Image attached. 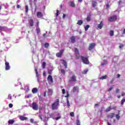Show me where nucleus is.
<instances>
[{
  "instance_id": "obj_13",
  "label": "nucleus",
  "mask_w": 125,
  "mask_h": 125,
  "mask_svg": "<svg viewBox=\"0 0 125 125\" xmlns=\"http://www.w3.org/2000/svg\"><path fill=\"white\" fill-rule=\"evenodd\" d=\"M115 113H111L107 116V119H113L115 117Z\"/></svg>"
},
{
  "instance_id": "obj_50",
  "label": "nucleus",
  "mask_w": 125,
  "mask_h": 125,
  "mask_svg": "<svg viewBox=\"0 0 125 125\" xmlns=\"http://www.w3.org/2000/svg\"><path fill=\"white\" fill-rule=\"evenodd\" d=\"M123 47H124V44H120L119 46V48H123Z\"/></svg>"
},
{
  "instance_id": "obj_35",
  "label": "nucleus",
  "mask_w": 125,
  "mask_h": 125,
  "mask_svg": "<svg viewBox=\"0 0 125 125\" xmlns=\"http://www.w3.org/2000/svg\"><path fill=\"white\" fill-rule=\"evenodd\" d=\"M66 101H67V107H70V102H69V100L68 99H66Z\"/></svg>"
},
{
  "instance_id": "obj_36",
  "label": "nucleus",
  "mask_w": 125,
  "mask_h": 125,
  "mask_svg": "<svg viewBox=\"0 0 125 125\" xmlns=\"http://www.w3.org/2000/svg\"><path fill=\"white\" fill-rule=\"evenodd\" d=\"M125 99H122L121 101V105H124V104L125 103Z\"/></svg>"
},
{
  "instance_id": "obj_12",
  "label": "nucleus",
  "mask_w": 125,
  "mask_h": 125,
  "mask_svg": "<svg viewBox=\"0 0 125 125\" xmlns=\"http://www.w3.org/2000/svg\"><path fill=\"white\" fill-rule=\"evenodd\" d=\"M19 118L21 121H27V120H28V118L24 117L22 115L19 116Z\"/></svg>"
},
{
  "instance_id": "obj_9",
  "label": "nucleus",
  "mask_w": 125,
  "mask_h": 125,
  "mask_svg": "<svg viewBox=\"0 0 125 125\" xmlns=\"http://www.w3.org/2000/svg\"><path fill=\"white\" fill-rule=\"evenodd\" d=\"M103 26H104V23H103V21H101L100 22V23L98 24L97 28L98 29H100V30H101V29L103 28Z\"/></svg>"
},
{
  "instance_id": "obj_21",
  "label": "nucleus",
  "mask_w": 125,
  "mask_h": 125,
  "mask_svg": "<svg viewBox=\"0 0 125 125\" xmlns=\"http://www.w3.org/2000/svg\"><path fill=\"white\" fill-rule=\"evenodd\" d=\"M48 93H49L50 95H52V94L53 93V91L51 89H48Z\"/></svg>"
},
{
  "instance_id": "obj_22",
  "label": "nucleus",
  "mask_w": 125,
  "mask_h": 125,
  "mask_svg": "<svg viewBox=\"0 0 125 125\" xmlns=\"http://www.w3.org/2000/svg\"><path fill=\"white\" fill-rule=\"evenodd\" d=\"M75 55H76L75 58L77 60H79V59H80V58H81V56H80V54H75Z\"/></svg>"
},
{
  "instance_id": "obj_38",
  "label": "nucleus",
  "mask_w": 125,
  "mask_h": 125,
  "mask_svg": "<svg viewBox=\"0 0 125 125\" xmlns=\"http://www.w3.org/2000/svg\"><path fill=\"white\" fill-rule=\"evenodd\" d=\"M116 118L117 120H120V113H119L118 114H116Z\"/></svg>"
},
{
  "instance_id": "obj_11",
  "label": "nucleus",
  "mask_w": 125,
  "mask_h": 125,
  "mask_svg": "<svg viewBox=\"0 0 125 125\" xmlns=\"http://www.w3.org/2000/svg\"><path fill=\"white\" fill-rule=\"evenodd\" d=\"M36 16L38 18H42V17H43V14H42V13L41 12H38L36 14Z\"/></svg>"
},
{
  "instance_id": "obj_40",
  "label": "nucleus",
  "mask_w": 125,
  "mask_h": 125,
  "mask_svg": "<svg viewBox=\"0 0 125 125\" xmlns=\"http://www.w3.org/2000/svg\"><path fill=\"white\" fill-rule=\"evenodd\" d=\"M76 125H81V123L80 122V120H77L76 121Z\"/></svg>"
},
{
  "instance_id": "obj_15",
  "label": "nucleus",
  "mask_w": 125,
  "mask_h": 125,
  "mask_svg": "<svg viewBox=\"0 0 125 125\" xmlns=\"http://www.w3.org/2000/svg\"><path fill=\"white\" fill-rule=\"evenodd\" d=\"M32 92L34 94H36V93H37V92H38V88H33L32 89Z\"/></svg>"
},
{
  "instance_id": "obj_32",
  "label": "nucleus",
  "mask_w": 125,
  "mask_h": 125,
  "mask_svg": "<svg viewBox=\"0 0 125 125\" xmlns=\"http://www.w3.org/2000/svg\"><path fill=\"white\" fill-rule=\"evenodd\" d=\"M75 54H80V53L79 52V49H78V48H75Z\"/></svg>"
},
{
  "instance_id": "obj_29",
  "label": "nucleus",
  "mask_w": 125,
  "mask_h": 125,
  "mask_svg": "<svg viewBox=\"0 0 125 125\" xmlns=\"http://www.w3.org/2000/svg\"><path fill=\"white\" fill-rule=\"evenodd\" d=\"M5 29V26H0V32H1V31H4Z\"/></svg>"
},
{
  "instance_id": "obj_2",
  "label": "nucleus",
  "mask_w": 125,
  "mask_h": 125,
  "mask_svg": "<svg viewBox=\"0 0 125 125\" xmlns=\"http://www.w3.org/2000/svg\"><path fill=\"white\" fill-rule=\"evenodd\" d=\"M81 58L83 64H85V65H88L89 64V61H88V58H87V57L81 56Z\"/></svg>"
},
{
  "instance_id": "obj_7",
  "label": "nucleus",
  "mask_w": 125,
  "mask_h": 125,
  "mask_svg": "<svg viewBox=\"0 0 125 125\" xmlns=\"http://www.w3.org/2000/svg\"><path fill=\"white\" fill-rule=\"evenodd\" d=\"M96 45V44L95 43H91L89 44V47H88V50L91 51L94 48V47Z\"/></svg>"
},
{
  "instance_id": "obj_42",
  "label": "nucleus",
  "mask_w": 125,
  "mask_h": 125,
  "mask_svg": "<svg viewBox=\"0 0 125 125\" xmlns=\"http://www.w3.org/2000/svg\"><path fill=\"white\" fill-rule=\"evenodd\" d=\"M59 12H60V11H59L58 10H57V12L56 13V17H58V15H59Z\"/></svg>"
},
{
  "instance_id": "obj_59",
  "label": "nucleus",
  "mask_w": 125,
  "mask_h": 125,
  "mask_svg": "<svg viewBox=\"0 0 125 125\" xmlns=\"http://www.w3.org/2000/svg\"><path fill=\"white\" fill-rule=\"evenodd\" d=\"M125 92H122V94H121V96H125Z\"/></svg>"
},
{
  "instance_id": "obj_28",
  "label": "nucleus",
  "mask_w": 125,
  "mask_h": 125,
  "mask_svg": "<svg viewBox=\"0 0 125 125\" xmlns=\"http://www.w3.org/2000/svg\"><path fill=\"white\" fill-rule=\"evenodd\" d=\"M90 20H91L90 15L87 16V17L86 18V21H87V22H89V21H90Z\"/></svg>"
},
{
  "instance_id": "obj_53",
  "label": "nucleus",
  "mask_w": 125,
  "mask_h": 125,
  "mask_svg": "<svg viewBox=\"0 0 125 125\" xmlns=\"http://www.w3.org/2000/svg\"><path fill=\"white\" fill-rule=\"evenodd\" d=\"M27 97V98H30V97H32V95L31 94L28 95Z\"/></svg>"
},
{
  "instance_id": "obj_48",
  "label": "nucleus",
  "mask_w": 125,
  "mask_h": 125,
  "mask_svg": "<svg viewBox=\"0 0 125 125\" xmlns=\"http://www.w3.org/2000/svg\"><path fill=\"white\" fill-rule=\"evenodd\" d=\"M9 108H12L13 107V104H9Z\"/></svg>"
},
{
  "instance_id": "obj_49",
  "label": "nucleus",
  "mask_w": 125,
  "mask_h": 125,
  "mask_svg": "<svg viewBox=\"0 0 125 125\" xmlns=\"http://www.w3.org/2000/svg\"><path fill=\"white\" fill-rule=\"evenodd\" d=\"M66 90H65V89H63L62 90V94H65Z\"/></svg>"
},
{
  "instance_id": "obj_14",
  "label": "nucleus",
  "mask_w": 125,
  "mask_h": 125,
  "mask_svg": "<svg viewBox=\"0 0 125 125\" xmlns=\"http://www.w3.org/2000/svg\"><path fill=\"white\" fill-rule=\"evenodd\" d=\"M70 40L72 43H74V42H76V38H75V36H72L70 38Z\"/></svg>"
},
{
  "instance_id": "obj_46",
  "label": "nucleus",
  "mask_w": 125,
  "mask_h": 125,
  "mask_svg": "<svg viewBox=\"0 0 125 125\" xmlns=\"http://www.w3.org/2000/svg\"><path fill=\"white\" fill-rule=\"evenodd\" d=\"M61 119V116H58L55 118L56 121H58V120H60Z\"/></svg>"
},
{
  "instance_id": "obj_43",
  "label": "nucleus",
  "mask_w": 125,
  "mask_h": 125,
  "mask_svg": "<svg viewBox=\"0 0 125 125\" xmlns=\"http://www.w3.org/2000/svg\"><path fill=\"white\" fill-rule=\"evenodd\" d=\"M30 123H31V124H35V121H34V119H33L32 118L30 119Z\"/></svg>"
},
{
  "instance_id": "obj_47",
  "label": "nucleus",
  "mask_w": 125,
  "mask_h": 125,
  "mask_svg": "<svg viewBox=\"0 0 125 125\" xmlns=\"http://www.w3.org/2000/svg\"><path fill=\"white\" fill-rule=\"evenodd\" d=\"M52 72V70H49L48 71V74H49V75H51Z\"/></svg>"
},
{
  "instance_id": "obj_26",
  "label": "nucleus",
  "mask_w": 125,
  "mask_h": 125,
  "mask_svg": "<svg viewBox=\"0 0 125 125\" xmlns=\"http://www.w3.org/2000/svg\"><path fill=\"white\" fill-rule=\"evenodd\" d=\"M28 11H29V6L28 5H25V12L26 13H28Z\"/></svg>"
},
{
  "instance_id": "obj_62",
  "label": "nucleus",
  "mask_w": 125,
  "mask_h": 125,
  "mask_svg": "<svg viewBox=\"0 0 125 125\" xmlns=\"http://www.w3.org/2000/svg\"><path fill=\"white\" fill-rule=\"evenodd\" d=\"M40 24V22L39 21H38L37 23H36V25L37 26V27H39V25Z\"/></svg>"
},
{
  "instance_id": "obj_52",
  "label": "nucleus",
  "mask_w": 125,
  "mask_h": 125,
  "mask_svg": "<svg viewBox=\"0 0 125 125\" xmlns=\"http://www.w3.org/2000/svg\"><path fill=\"white\" fill-rule=\"evenodd\" d=\"M106 6V9H108L109 7V3H107Z\"/></svg>"
},
{
  "instance_id": "obj_55",
  "label": "nucleus",
  "mask_w": 125,
  "mask_h": 125,
  "mask_svg": "<svg viewBox=\"0 0 125 125\" xmlns=\"http://www.w3.org/2000/svg\"><path fill=\"white\" fill-rule=\"evenodd\" d=\"M36 77H37V78H39V76H40V74H39V73L37 72V73H36Z\"/></svg>"
},
{
  "instance_id": "obj_45",
  "label": "nucleus",
  "mask_w": 125,
  "mask_h": 125,
  "mask_svg": "<svg viewBox=\"0 0 125 125\" xmlns=\"http://www.w3.org/2000/svg\"><path fill=\"white\" fill-rule=\"evenodd\" d=\"M70 115L71 117H74L75 116L74 113L73 112H70Z\"/></svg>"
},
{
  "instance_id": "obj_31",
  "label": "nucleus",
  "mask_w": 125,
  "mask_h": 125,
  "mask_svg": "<svg viewBox=\"0 0 125 125\" xmlns=\"http://www.w3.org/2000/svg\"><path fill=\"white\" fill-rule=\"evenodd\" d=\"M90 27V26H89V25H86L85 27H84V30L85 31H87V30H88V28Z\"/></svg>"
},
{
  "instance_id": "obj_23",
  "label": "nucleus",
  "mask_w": 125,
  "mask_h": 125,
  "mask_svg": "<svg viewBox=\"0 0 125 125\" xmlns=\"http://www.w3.org/2000/svg\"><path fill=\"white\" fill-rule=\"evenodd\" d=\"M107 75H104V76H102V77H100L99 78L100 80H106V79H107Z\"/></svg>"
},
{
  "instance_id": "obj_4",
  "label": "nucleus",
  "mask_w": 125,
  "mask_h": 125,
  "mask_svg": "<svg viewBox=\"0 0 125 125\" xmlns=\"http://www.w3.org/2000/svg\"><path fill=\"white\" fill-rule=\"evenodd\" d=\"M32 109L35 111H38L39 110V104H37V103L33 102L32 104Z\"/></svg>"
},
{
  "instance_id": "obj_37",
  "label": "nucleus",
  "mask_w": 125,
  "mask_h": 125,
  "mask_svg": "<svg viewBox=\"0 0 125 125\" xmlns=\"http://www.w3.org/2000/svg\"><path fill=\"white\" fill-rule=\"evenodd\" d=\"M36 31H37V34H40V32H41V30L40 29V28H36Z\"/></svg>"
},
{
  "instance_id": "obj_58",
  "label": "nucleus",
  "mask_w": 125,
  "mask_h": 125,
  "mask_svg": "<svg viewBox=\"0 0 125 125\" xmlns=\"http://www.w3.org/2000/svg\"><path fill=\"white\" fill-rule=\"evenodd\" d=\"M65 17H66V15H65V14H63L62 18L64 19V18H65Z\"/></svg>"
},
{
  "instance_id": "obj_30",
  "label": "nucleus",
  "mask_w": 125,
  "mask_h": 125,
  "mask_svg": "<svg viewBox=\"0 0 125 125\" xmlns=\"http://www.w3.org/2000/svg\"><path fill=\"white\" fill-rule=\"evenodd\" d=\"M45 65H46V62H43L42 63V68H43V69L45 68Z\"/></svg>"
},
{
  "instance_id": "obj_60",
  "label": "nucleus",
  "mask_w": 125,
  "mask_h": 125,
  "mask_svg": "<svg viewBox=\"0 0 125 125\" xmlns=\"http://www.w3.org/2000/svg\"><path fill=\"white\" fill-rule=\"evenodd\" d=\"M29 1L30 2V4H32V2H33V0H29Z\"/></svg>"
},
{
  "instance_id": "obj_41",
  "label": "nucleus",
  "mask_w": 125,
  "mask_h": 125,
  "mask_svg": "<svg viewBox=\"0 0 125 125\" xmlns=\"http://www.w3.org/2000/svg\"><path fill=\"white\" fill-rule=\"evenodd\" d=\"M61 72L63 75H65V70L64 69H61Z\"/></svg>"
},
{
  "instance_id": "obj_57",
  "label": "nucleus",
  "mask_w": 125,
  "mask_h": 125,
  "mask_svg": "<svg viewBox=\"0 0 125 125\" xmlns=\"http://www.w3.org/2000/svg\"><path fill=\"white\" fill-rule=\"evenodd\" d=\"M20 7H21V6H20V5L18 4V5H17V8H20Z\"/></svg>"
},
{
  "instance_id": "obj_56",
  "label": "nucleus",
  "mask_w": 125,
  "mask_h": 125,
  "mask_svg": "<svg viewBox=\"0 0 125 125\" xmlns=\"http://www.w3.org/2000/svg\"><path fill=\"white\" fill-rule=\"evenodd\" d=\"M125 28L124 29L123 32H122V35H125Z\"/></svg>"
},
{
  "instance_id": "obj_54",
  "label": "nucleus",
  "mask_w": 125,
  "mask_h": 125,
  "mask_svg": "<svg viewBox=\"0 0 125 125\" xmlns=\"http://www.w3.org/2000/svg\"><path fill=\"white\" fill-rule=\"evenodd\" d=\"M112 89H113V87H111L110 88H109L108 89V91H111V90H112Z\"/></svg>"
},
{
  "instance_id": "obj_39",
  "label": "nucleus",
  "mask_w": 125,
  "mask_h": 125,
  "mask_svg": "<svg viewBox=\"0 0 125 125\" xmlns=\"http://www.w3.org/2000/svg\"><path fill=\"white\" fill-rule=\"evenodd\" d=\"M92 6L93 7H95V6H96V2L94 1L92 2Z\"/></svg>"
},
{
  "instance_id": "obj_19",
  "label": "nucleus",
  "mask_w": 125,
  "mask_h": 125,
  "mask_svg": "<svg viewBox=\"0 0 125 125\" xmlns=\"http://www.w3.org/2000/svg\"><path fill=\"white\" fill-rule=\"evenodd\" d=\"M15 122V121L10 119L8 121V123L9 125H13Z\"/></svg>"
},
{
  "instance_id": "obj_61",
  "label": "nucleus",
  "mask_w": 125,
  "mask_h": 125,
  "mask_svg": "<svg viewBox=\"0 0 125 125\" xmlns=\"http://www.w3.org/2000/svg\"><path fill=\"white\" fill-rule=\"evenodd\" d=\"M114 58L116 59L117 60L119 59V57L118 56H115L114 57Z\"/></svg>"
},
{
  "instance_id": "obj_24",
  "label": "nucleus",
  "mask_w": 125,
  "mask_h": 125,
  "mask_svg": "<svg viewBox=\"0 0 125 125\" xmlns=\"http://www.w3.org/2000/svg\"><path fill=\"white\" fill-rule=\"evenodd\" d=\"M44 46L45 48H48V47L49 46V43L46 42L44 44Z\"/></svg>"
},
{
  "instance_id": "obj_63",
  "label": "nucleus",
  "mask_w": 125,
  "mask_h": 125,
  "mask_svg": "<svg viewBox=\"0 0 125 125\" xmlns=\"http://www.w3.org/2000/svg\"><path fill=\"white\" fill-rule=\"evenodd\" d=\"M39 117L40 118L41 120H42V115L41 114H39Z\"/></svg>"
},
{
  "instance_id": "obj_33",
  "label": "nucleus",
  "mask_w": 125,
  "mask_h": 125,
  "mask_svg": "<svg viewBox=\"0 0 125 125\" xmlns=\"http://www.w3.org/2000/svg\"><path fill=\"white\" fill-rule=\"evenodd\" d=\"M77 90H78V87L74 86L73 87V92H76V91H77Z\"/></svg>"
},
{
  "instance_id": "obj_16",
  "label": "nucleus",
  "mask_w": 125,
  "mask_h": 125,
  "mask_svg": "<svg viewBox=\"0 0 125 125\" xmlns=\"http://www.w3.org/2000/svg\"><path fill=\"white\" fill-rule=\"evenodd\" d=\"M69 3L70 6H71V7H76V4H75L74 1H70Z\"/></svg>"
},
{
  "instance_id": "obj_1",
  "label": "nucleus",
  "mask_w": 125,
  "mask_h": 125,
  "mask_svg": "<svg viewBox=\"0 0 125 125\" xmlns=\"http://www.w3.org/2000/svg\"><path fill=\"white\" fill-rule=\"evenodd\" d=\"M58 106H59V99H56V101L53 103L51 105L52 109L57 110L58 109Z\"/></svg>"
},
{
  "instance_id": "obj_18",
  "label": "nucleus",
  "mask_w": 125,
  "mask_h": 125,
  "mask_svg": "<svg viewBox=\"0 0 125 125\" xmlns=\"http://www.w3.org/2000/svg\"><path fill=\"white\" fill-rule=\"evenodd\" d=\"M62 64L64 66L65 68H67V62L64 60H62Z\"/></svg>"
},
{
  "instance_id": "obj_3",
  "label": "nucleus",
  "mask_w": 125,
  "mask_h": 125,
  "mask_svg": "<svg viewBox=\"0 0 125 125\" xmlns=\"http://www.w3.org/2000/svg\"><path fill=\"white\" fill-rule=\"evenodd\" d=\"M117 19H118L117 16L114 15L108 18V21L109 22H115V21H117Z\"/></svg>"
},
{
  "instance_id": "obj_34",
  "label": "nucleus",
  "mask_w": 125,
  "mask_h": 125,
  "mask_svg": "<svg viewBox=\"0 0 125 125\" xmlns=\"http://www.w3.org/2000/svg\"><path fill=\"white\" fill-rule=\"evenodd\" d=\"M112 109L111 106L108 107L107 108H106L105 111L108 113V112H110V110Z\"/></svg>"
},
{
  "instance_id": "obj_51",
  "label": "nucleus",
  "mask_w": 125,
  "mask_h": 125,
  "mask_svg": "<svg viewBox=\"0 0 125 125\" xmlns=\"http://www.w3.org/2000/svg\"><path fill=\"white\" fill-rule=\"evenodd\" d=\"M116 93H119V92H120V89H119L118 88L116 89Z\"/></svg>"
},
{
  "instance_id": "obj_10",
  "label": "nucleus",
  "mask_w": 125,
  "mask_h": 125,
  "mask_svg": "<svg viewBox=\"0 0 125 125\" xmlns=\"http://www.w3.org/2000/svg\"><path fill=\"white\" fill-rule=\"evenodd\" d=\"M5 70L6 71L10 69V65H9V62H6L5 63Z\"/></svg>"
},
{
  "instance_id": "obj_44",
  "label": "nucleus",
  "mask_w": 125,
  "mask_h": 125,
  "mask_svg": "<svg viewBox=\"0 0 125 125\" xmlns=\"http://www.w3.org/2000/svg\"><path fill=\"white\" fill-rule=\"evenodd\" d=\"M8 99H9L10 100H11V99H12V96H11V95H8Z\"/></svg>"
},
{
  "instance_id": "obj_6",
  "label": "nucleus",
  "mask_w": 125,
  "mask_h": 125,
  "mask_svg": "<svg viewBox=\"0 0 125 125\" xmlns=\"http://www.w3.org/2000/svg\"><path fill=\"white\" fill-rule=\"evenodd\" d=\"M73 82H77V77L75 75H73L69 80V83H73Z\"/></svg>"
},
{
  "instance_id": "obj_8",
  "label": "nucleus",
  "mask_w": 125,
  "mask_h": 125,
  "mask_svg": "<svg viewBox=\"0 0 125 125\" xmlns=\"http://www.w3.org/2000/svg\"><path fill=\"white\" fill-rule=\"evenodd\" d=\"M28 24L29 27H33L34 26V20H33V19H30L28 20Z\"/></svg>"
},
{
  "instance_id": "obj_20",
  "label": "nucleus",
  "mask_w": 125,
  "mask_h": 125,
  "mask_svg": "<svg viewBox=\"0 0 125 125\" xmlns=\"http://www.w3.org/2000/svg\"><path fill=\"white\" fill-rule=\"evenodd\" d=\"M83 21L79 20V21H78L77 24L78 25H79V26H81V25H83Z\"/></svg>"
},
{
  "instance_id": "obj_64",
  "label": "nucleus",
  "mask_w": 125,
  "mask_h": 125,
  "mask_svg": "<svg viewBox=\"0 0 125 125\" xmlns=\"http://www.w3.org/2000/svg\"><path fill=\"white\" fill-rule=\"evenodd\" d=\"M46 96V92H44V97H45Z\"/></svg>"
},
{
  "instance_id": "obj_25",
  "label": "nucleus",
  "mask_w": 125,
  "mask_h": 125,
  "mask_svg": "<svg viewBox=\"0 0 125 125\" xmlns=\"http://www.w3.org/2000/svg\"><path fill=\"white\" fill-rule=\"evenodd\" d=\"M109 35L110 37H113V36H114V30H110L109 32Z\"/></svg>"
},
{
  "instance_id": "obj_17",
  "label": "nucleus",
  "mask_w": 125,
  "mask_h": 125,
  "mask_svg": "<svg viewBox=\"0 0 125 125\" xmlns=\"http://www.w3.org/2000/svg\"><path fill=\"white\" fill-rule=\"evenodd\" d=\"M48 81L51 80V83H53V78H52V76L51 75H49L47 78Z\"/></svg>"
},
{
  "instance_id": "obj_27",
  "label": "nucleus",
  "mask_w": 125,
  "mask_h": 125,
  "mask_svg": "<svg viewBox=\"0 0 125 125\" xmlns=\"http://www.w3.org/2000/svg\"><path fill=\"white\" fill-rule=\"evenodd\" d=\"M88 72V70L86 69V70H84L83 72H82V74H83V75H85L86 74H87V72Z\"/></svg>"
},
{
  "instance_id": "obj_5",
  "label": "nucleus",
  "mask_w": 125,
  "mask_h": 125,
  "mask_svg": "<svg viewBox=\"0 0 125 125\" xmlns=\"http://www.w3.org/2000/svg\"><path fill=\"white\" fill-rule=\"evenodd\" d=\"M65 51L64 49H62L60 51V52L57 53L56 54V56L58 58H61L62 57V56L63 55V53Z\"/></svg>"
}]
</instances>
